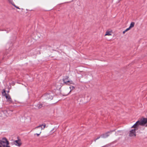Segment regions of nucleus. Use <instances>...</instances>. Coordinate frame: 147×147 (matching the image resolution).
Here are the masks:
<instances>
[{"label": "nucleus", "mask_w": 147, "mask_h": 147, "mask_svg": "<svg viewBox=\"0 0 147 147\" xmlns=\"http://www.w3.org/2000/svg\"><path fill=\"white\" fill-rule=\"evenodd\" d=\"M140 123L138 121L131 127V128H134L130 130L129 131V136L131 137H135L136 136V131L138 129Z\"/></svg>", "instance_id": "f257e3e1"}, {"label": "nucleus", "mask_w": 147, "mask_h": 147, "mask_svg": "<svg viewBox=\"0 0 147 147\" xmlns=\"http://www.w3.org/2000/svg\"><path fill=\"white\" fill-rule=\"evenodd\" d=\"M53 94L52 92L45 94L43 96L44 102H48L52 100L53 98Z\"/></svg>", "instance_id": "f03ea898"}, {"label": "nucleus", "mask_w": 147, "mask_h": 147, "mask_svg": "<svg viewBox=\"0 0 147 147\" xmlns=\"http://www.w3.org/2000/svg\"><path fill=\"white\" fill-rule=\"evenodd\" d=\"M2 94L3 96H5L7 100V101L9 103H11L13 101L10 96L9 94H6L5 90L3 89V92H2Z\"/></svg>", "instance_id": "7ed1b4c3"}, {"label": "nucleus", "mask_w": 147, "mask_h": 147, "mask_svg": "<svg viewBox=\"0 0 147 147\" xmlns=\"http://www.w3.org/2000/svg\"><path fill=\"white\" fill-rule=\"evenodd\" d=\"M0 144H1L3 147H9V143L6 138H3L2 141H0Z\"/></svg>", "instance_id": "20e7f679"}, {"label": "nucleus", "mask_w": 147, "mask_h": 147, "mask_svg": "<svg viewBox=\"0 0 147 147\" xmlns=\"http://www.w3.org/2000/svg\"><path fill=\"white\" fill-rule=\"evenodd\" d=\"M138 121L140 123V125L143 126L145 125V126L147 127V117L146 118H142Z\"/></svg>", "instance_id": "39448f33"}, {"label": "nucleus", "mask_w": 147, "mask_h": 147, "mask_svg": "<svg viewBox=\"0 0 147 147\" xmlns=\"http://www.w3.org/2000/svg\"><path fill=\"white\" fill-rule=\"evenodd\" d=\"M69 77L67 76L66 77V78L63 79V80L64 83L66 84H69L68 83H69V84H74V82L72 81H69L68 80V78Z\"/></svg>", "instance_id": "423d86ee"}, {"label": "nucleus", "mask_w": 147, "mask_h": 147, "mask_svg": "<svg viewBox=\"0 0 147 147\" xmlns=\"http://www.w3.org/2000/svg\"><path fill=\"white\" fill-rule=\"evenodd\" d=\"M69 88H66L64 89L62 91V94L63 95L66 96L70 92H69Z\"/></svg>", "instance_id": "0eeeda50"}, {"label": "nucleus", "mask_w": 147, "mask_h": 147, "mask_svg": "<svg viewBox=\"0 0 147 147\" xmlns=\"http://www.w3.org/2000/svg\"><path fill=\"white\" fill-rule=\"evenodd\" d=\"M13 144L16 146H20L21 145L22 143L20 140H18L14 141L13 142Z\"/></svg>", "instance_id": "6e6552de"}, {"label": "nucleus", "mask_w": 147, "mask_h": 147, "mask_svg": "<svg viewBox=\"0 0 147 147\" xmlns=\"http://www.w3.org/2000/svg\"><path fill=\"white\" fill-rule=\"evenodd\" d=\"M40 127L38 126L35 128V130L36 132L41 133V129L40 128Z\"/></svg>", "instance_id": "1a4fd4ad"}, {"label": "nucleus", "mask_w": 147, "mask_h": 147, "mask_svg": "<svg viewBox=\"0 0 147 147\" xmlns=\"http://www.w3.org/2000/svg\"><path fill=\"white\" fill-rule=\"evenodd\" d=\"M46 125L44 123L42 125H40L38 126V127H40V128L41 129V130L44 129V128L45 127Z\"/></svg>", "instance_id": "9d476101"}, {"label": "nucleus", "mask_w": 147, "mask_h": 147, "mask_svg": "<svg viewBox=\"0 0 147 147\" xmlns=\"http://www.w3.org/2000/svg\"><path fill=\"white\" fill-rule=\"evenodd\" d=\"M68 88H69V92H70L72 90L75 89V88L74 86H70Z\"/></svg>", "instance_id": "9b49d317"}, {"label": "nucleus", "mask_w": 147, "mask_h": 147, "mask_svg": "<svg viewBox=\"0 0 147 147\" xmlns=\"http://www.w3.org/2000/svg\"><path fill=\"white\" fill-rule=\"evenodd\" d=\"M134 24L135 23L134 22H131L130 24V26L129 27H130V28H131L134 26Z\"/></svg>", "instance_id": "f8f14e48"}, {"label": "nucleus", "mask_w": 147, "mask_h": 147, "mask_svg": "<svg viewBox=\"0 0 147 147\" xmlns=\"http://www.w3.org/2000/svg\"><path fill=\"white\" fill-rule=\"evenodd\" d=\"M111 32H108L107 31L106 32V34L105 35V36H111Z\"/></svg>", "instance_id": "ddd939ff"}, {"label": "nucleus", "mask_w": 147, "mask_h": 147, "mask_svg": "<svg viewBox=\"0 0 147 147\" xmlns=\"http://www.w3.org/2000/svg\"><path fill=\"white\" fill-rule=\"evenodd\" d=\"M109 135L107 134H103L101 136L103 138H105L107 137Z\"/></svg>", "instance_id": "4468645a"}, {"label": "nucleus", "mask_w": 147, "mask_h": 147, "mask_svg": "<svg viewBox=\"0 0 147 147\" xmlns=\"http://www.w3.org/2000/svg\"><path fill=\"white\" fill-rule=\"evenodd\" d=\"M43 104H42L41 103L37 105V107L39 109L41 108L42 107H43Z\"/></svg>", "instance_id": "2eb2a0df"}, {"label": "nucleus", "mask_w": 147, "mask_h": 147, "mask_svg": "<svg viewBox=\"0 0 147 147\" xmlns=\"http://www.w3.org/2000/svg\"><path fill=\"white\" fill-rule=\"evenodd\" d=\"M12 3V4L16 8H18V9H20V8L18 7V6H16L15 4H14V3Z\"/></svg>", "instance_id": "dca6fc26"}, {"label": "nucleus", "mask_w": 147, "mask_h": 147, "mask_svg": "<svg viewBox=\"0 0 147 147\" xmlns=\"http://www.w3.org/2000/svg\"><path fill=\"white\" fill-rule=\"evenodd\" d=\"M40 133H37L36 134H35L34 135H36L37 136H38L40 135Z\"/></svg>", "instance_id": "f3484780"}, {"label": "nucleus", "mask_w": 147, "mask_h": 147, "mask_svg": "<svg viewBox=\"0 0 147 147\" xmlns=\"http://www.w3.org/2000/svg\"><path fill=\"white\" fill-rule=\"evenodd\" d=\"M9 2L11 3V4H12V3H13V1H12V0H8Z\"/></svg>", "instance_id": "a211bd4d"}, {"label": "nucleus", "mask_w": 147, "mask_h": 147, "mask_svg": "<svg viewBox=\"0 0 147 147\" xmlns=\"http://www.w3.org/2000/svg\"><path fill=\"white\" fill-rule=\"evenodd\" d=\"M109 146V145H107L105 146H103L102 147H108Z\"/></svg>", "instance_id": "6ab92c4d"}, {"label": "nucleus", "mask_w": 147, "mask_h": 147, "mask_svg": "<svg viewBox=\"0 0 147 147\" xmlns=\"http://www.w3.org/2000/svg\"><path fill=\"white\" fill-rule=\"evenodd\" d=\"M131 29V28H130L129 27V28H127V30H130V29Z\"/></svg>", "instance_id": "aec40b11"}, {"label": "nucleus", "mask_w": 147, "mask_h": 147, "mask_svg": "<svg viewBox=\"0 0 147 147\" xmlns=\"http://www.w3.org/2000/svg\"><path fill=\"white\" fill-rule=\"evenodd\" d=\"M100 137H98L95 140H94V141H95L96 140L98 139Z\"/></svg>", "instance_id": "412c9836"}, {"label": "nucleus", "mask_w": 147, "mask_h": 147, "mask_svg": "<svg viewBox=\"0 0 147 147\" xmlns=\"http://www.w3.org/2000/svg\"><path fill=\"white\" fill-rule=\"evenodd\" d=\"M54 129V128H53L50 131V132L53 131Z\"/></svg>", "instance_id": "4be33fe9"}, {"label": "nucleus", "mask_w": 147, "mask_h": 147, "mask_svg": "<svg viewBox=\"0 0 147 147\" xmlns=\"http://www.w3.org/2000/svg\"><path fill=\"white\" fill-rule=\"evenodd\" d=\"M126 32V31H125V30H124V31L123 32V34H124L125 33V32Z\"/></svg>", "instance_id": "5701e85b"}, {"label": "nucleus", "mask_w": 147, "mask_h": 147, "mask_svg": "<svg viewBox=\"0 0 147 147\" xmlns=\"http://www.w3.org/2000/svg\"><path fill=\"white\" fill-rule=\"evenodd\" d=\"M118 132H119V133H121V131H118Z\"/></svg>", "instance_id": "b1692460"}, {"label": "nucleus", "mask_w": 147, "mask_h": 147, "mask_svg": "<svg viewBox=\"0 0 147 147\" xmlns=\"http://www.w3.org/2000/svg\"><path fill=\"white\" fill-rule=\"evenodd\" d=\"M125 31L127 32L128 31L127 30V29L125 30Z\"/></svg>", "instance_id": "393cba45"}]
</instances>
